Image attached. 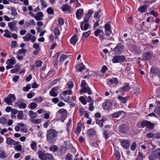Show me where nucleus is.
Listing matches in <instances>:
<instances>
[{
  "label": "nucleus",
  "instance_id": "nucleus-1",
  "mask_svg": "<svg viewBox=\"0 0 160 160\" xmlns=\"http://www.w3.org/2000/svg\"><path fill=\"white\" fill-rule=\"evenodd\" d=\"M58 132L53 129H51L47 131L46 134L47 140L52 142L54 140L55 138L57 137Z\"/></svg>",
  "mask_w": 160,
  "mask_h": 160
},
{
  "label": "nucleus",
  "instance_id": "nucleus-2",
  "mask_svg": "<svg viewBox=\"0 0 160 160\" xmlns=\"http://www.w3.org/2000/svg\"><path fill=\"white\" fill-rule=\"evenodd\" d=\"M16 100V98L14 94H9L6 98L4 99V101L8 105H11Z\"/></svg>",
  "mask_w": 160,
  "mask_h": 160
},
{
  "label": "nucleus",
  "instance_id": "nucleus-3",
  "mask_svg": "<svg viewBox=\"0 0 160 160\" xmlns=\"http://www.w3.org/2000/svg\"><path fill=\"white\" fill-rule=\"evenodd\" d=\"M141 124L142 128H144L146 127L147 128L151 129H153L155 125L154 123L146 120H143Z\"/></svg>",
  "mask_w": 160,
  "mask_h": 160
},
{
  "label": "nucleus",
  "instance_id": "nucleus-4",
  "mask_svg": "<svg viewBox=\"0 0 160 160\" xmlns=\"http://www.w3.org/2000/svg\"><path fill=\"white\" fill-rule=\"evenodd\" d=\"M125 60V57L124 56H116L113 57L112 61L113 63L123 62Z\"/></svg>",
  "mask_w": 160,
  "mask_h": 160
},
{
  "label": "nucleus",
  "instance_id": "nucleus-5",
  "mask_svg": "<svg viewBox=\"0 0 160 160\" xmlns=\"http://www.w3.org/2000/svg\"><path fill=\"white\" fill-rule=\"evenodd\" d=\"M124 46L121 43H118L114 48L113 51L115 54H120L122 52Z\"/></svg>",
  "mask_w": 160,
  "mask_h": 160
},
{
  "label": "nucleus",
  "instance_id": "nucleus-6",
  "mask_svg": "<svg viewBox=\"0 0 160 160\" xmlns=\"http://www.w3.org/2000/svg\"><path fill=\"white\" fill-rule=\"evenodd\" d=\"M17 21H14L13 22H10L8 23V27L12 31H17L18 29V27L16 26L17 24Z\"/></svg>",
  "mask_w": 160,
  "mask_h": 160
},
{
  "label": "nucleus",
  "instance_id": "nucleus-7",
  "mask_svg": "<svg viewBox=\"0 0 160 160\" xmlns=\"http://www.w3.org/2000/svg\"><path fill=\"white\" fill-rule=\"evenodd\" d=\"M22 100L20 99L17 101L15 103L16 107H18L20 109H24L26 108L27 105L26 104L22 102Z\"/></svg>",
  "mask_w": 160,
  "mask_h": 160
},
{
  "label": "nucleus",
  "instance_id": "nucleus-8",
  "mask_svg": "<svg viewBox=\"0 0 160 160\" xmlns=\"http://www.w3.org/2000/svg\"><path fill=\"white\" fill-rule=\"evenodd\" d=\"M104 28L106 36L108 37L110 36V34L112 33L110 25L108 23L105 24L104 25Z\"/></svg>",
  "mask_w": 160,
  "mask_h": 160
},
{
  "label": "nucleus",
  "instance_id": "nucleus-9",
  "mask_svg": "<svg viewBox=\"0 0 160 160\" xmlns=\"http://www.w3.org/2000/svg\"><path fill=\"white\" fill-rule=\"evenodd\" d=\"M94 34L96 37L99 36L100 39H103L104 36L103 31L99 29L94 32Z\"/></svg>",
  "mask_w": 160,
  "mask_h": 160
},
{
  "label": "nucleus",
  "instance_id": "nucleus-10",
  "mask_svg": "<svg viewBox=\"0 0 160 160\" xmlns=\"http://www.w3.org/2000/svg\"><path fill=\"white\" fill-rule=\"evenodd\" d=\"M58 113L60 114L61 119H65L67 118V111L66 110L63 108L61 109L58 111L57 114H58Z\"/></svg>",
  "mask_w": 160,
  "mask_h": 160
},
{
  "label": "nucleus",
  "instance_id": "nucleus-11",
  "mask_svg": "<svg viewBox=\"0 0 160 160\" xmlns=\"http://www.w3.org/2000/svg\"><path fill=\"white\" fill-rule=\"evenodd\" d=\"M6 143L7 144L9 145H15L18 144L19 142L18 141L14 140L10 137H8L6 138Z\"/></svg>",
  "mask_w": 160,
  "mask_h": 160
},
{
  "label": "nucleus",
  "instance_id": "nucleus-12",
  "mask_svg": "<svg viewBox=\"0 0 160 160\" xmlns=\"http://www.w3.org/2000/svg\"><path fill=\"white\" fill-rule=\"evenodd\" d=\"M62 10L64 12H67L69 13L71 12L72 8L68 4H66L63 5L61 7Z\"/></svg>",
  "mask_w": 160,
  "mask_h": 160
},
{
  "label": "nucleus",
  "instance_id": "nucleus-13",
  "mask_svg": "<svg viewBox=\"0 0 160 160\" xmlns=\"http://www.w3.org/2000/svg\"><path fill=\"white\" fill-rule=\"evenodd\" d=\"M119 131L122 133H126L128 130V128L125 124H122L119 127Z\"/></svg>",
  "mask_w": 160,
  "mask_h": 160
},
{
  "label": "nucleus",
  "instance_id": "nucleus-14",
  "mask_svg": "<svg viewBox=\"0 0 160 160\" xmlns=\"http://www.w3.org/2000/svg\"><path fill=\"white\" fill-rule=\"evenodd\" d=\"M152 57V54L150 52H147L142 55V60H149L151 59Z\"/></svg>",
  "mask_w": 160,
  "mask_h": 160
},
{
  "label": "nucleus",
  "instance_id": "nucleus-15",
  "mask_svg": "<svg viewBox=\"0 0 160 160\" xmlns=\"http://www.w3.org/2000/svg\"><path fill=\"white\" fill-rule=\"evenodd\" d=\"M87 92L89 95H91L92 94L91 90L90 89L89 87L88 86L82 88V89H81L80 91V92L81 93H86Z\"/></svg>",
  "mask_w": 160,
  "mask_h": 160
},
{
  "label": "nucleus",
  "instance_id": "nucleus-16",
  "mask_svg": "<svg viewBox=\"0 0 160 160\" xmlns=\"http://www.w3.org/2000/svg\"><path fill=\"white\" fill-rule=\"evenodd\" d=\"M121 144L124 149H128L130 146L129 142L125 140H122L121 142Z\"/></svg>",
  "mask_w": 160,
  "mask_h": 160
},
{
  "label": "nucleus",
  "instance_id": "nucleus-17",
  "mask_svg": "<svg viewBox=\"0 0 160 160\" xmlns=\"http://www.w3.org/2000/svg\"><path fill=\"white\" fill-rule=\"evenodd\" d=\"M44 15L41 12H38L34 17L35 19L38 21L42 20Z\"/></svg>",
  "mask_w": 160,
  "mask_h": 160
},
{
  "label": "nucleus",
  "instance_id": "nucleus-18",
  "mask_svg": "<svg viewBox=\"0 0 160 160\" xmlns=\"http://www.w3.org/2000/svg\"><path fill=\"white\" fill-rule=\"evenodd\" d=\"M108 82H107V84L111 86L113 83H114L116 84H117L118 83V80L116 78H113L112 79H108Z\"/></svg>",
  "mask_w": 160,
  "mask_h": 160
},
{
  "label": "nucleus",
  "instance_id": "nucleus-19",
  "mask_svg": "<svg viewBox=\"0 0 160 160\" xmlns=\"http://www.w3.org/2000/svg\"><path fill=\"white\" fill-rule=\"evenodd\" d=\"M83 9H79L77 10L76 13V17L78 19H80L83 13Z\"/></svg>",
  "mask_w": 160,
  "mask_h": 160
},
{
  "label": "nucleus",
  "instance_id": "nucleus-20",
  "mask_svg": "<svg viewBox=\"0 0 160 160\" xmlns=\"http://www.w3.org/2000/svg\"><path fill=\"white\" fill-rule=\"evenodd\" d=\"M151 72L158 76L160 73V70L158 68H152L151 69Z\"/></svg>",
  "mask_w": 160,
  "mask_h": 160
},
{
  "label": "nucleus",
  "instance_id": "nucleus-21",
  "mask_svg": "<svg viewBox=\"0 0 160 160\" xmlns=\"http://www.w3.org/2000/svg\"><path fill=\"white\" fill-rule=\"evenodd\" d=\"M131 87L129 85H127L123 86L122 88H120L119 89V90L120 92H128L130 89Z\"/></svg>",
  "mask_w": 160,
  "mask_h": 160
},
{
  "label": "nucleus",
  "instance_id": "nucleus-22",
  "mask_svg": "<svg viewBox=\"0 0 160 160\" xmlns=\"http://www.w3.org/2000/svg\"><path fill=\"white\" fill-rule=\"evenodd\" d=\"M23 38L24 40H35L36 39L34 36L29 33L27 34Z\"/></svg>",
  "mask_w": 160,
  "mask_h": 160
},
{
  "label": "nucleus",
  "instance_id": "nucleus-23",
  "mask_svg": "<svg viewBox=\"0 0 160 160\" xmlns=\"http://www.w3.org/2000/svg\"><path fill=\"white\" fill-rule=\"evenodd\" d=\"M84 23V22H82L80 23V27L82 30H86L88 29L89 26V24L86 23L84 25L83 28Z\"/></svg>",
  "mask_w": 160,
  "mask_h": 160
},
{
  "label": "nucleus",
  "instance_id": "nucleus-24",
  "mask_svg": "<svg viewBox=\"0 0 160 160\" xmlns=\"http://www.w3.org/2000/svg\"><path fill=\"white\" fill-rule=\"evenodd\" d=\"M45 155L46 153H44L42 151H39L38 152V157L41 160H45Z\"/></svg>",
  "mask_w": 160,
  "mask_h": 160
},
{
  "label": "nucleus",
  "instance_id": "nucleus-25",
  "mask_svg": "<svg viewBox=\"0 0 160 160\" xmlns=\"http://www.w3.org/2000/svg\"><path fill=\"white\" fill-rule=\"evenodd\" d=\"M95 131L92 128L88 130L87 132V135L90 137L93 136L95 134Z\"/></svg>",
  "mask_w": 160,
  "mask_h": 160
},
{
  "label": "nucleus",
  "instance_id": "nucleus-26",
  "mask_svg": "<svg viewBox=\"0 0 160 160\" xmlns=\"http://www.w3.org/2000/svg\"><path fill=\"white\" fill-rule=\"evenodd\" d=\"M148 158L149 160H155L158 158L157 156L153 151L149 155Z\"/></svg>",
  "mask_w": 160,
  "mask_h": 160
},
{
  "label": "nucleus",
  "instance_id": "nucleus-27",
  "mask_svg": "<svg viewBox=\"0 0 160 160\" xmlns=\"http://www.w3.org/2000/svg\"><path fill=\"white\" fill-rule=\"evenodd\" d=\"M34 117H31L30 118L31 121L33 123L35 124H39L41 122L42 120L41 119H37L35 120L33 118Z\"/></svg>",
  "mask_w": 160,
  "mask_h": 160
},
{
  "label": "nucleus",
  "instance_id": "nucleus-28",
  "mask_svg": "<svg viewBox=\"0 0 160 160\" xmlns=\"http://www.w3.org/2000/svg\"><path fill=\"white\" fill-rule=\"evenodd\" d=\"M15 63V60L14 57L11 59H8L6 62V64L8 65H14Z\"/></svg>",
  "mask_w": 160,
  "mask_h": 160
},
{
  "label": "nucleus",
  "instance_id": "nucleus-29",
  "mask_svg": "<svg viewBox=\"0 0 160 160\" xmlns=\"http://www.w3.org/2000/svg\"><path fill=\"white\" fill-rule=\"evenodd\" d=\"M86 69V67L84 65L82 64L78 65L77 67V71L79 72H82V70Z\"/></svg>",
  "mask_w": 160,
  "mask_h": 160
},
{
  "label": "nucleus",
  "instance_id": "nucleus-30",
  "mask_svg": "<svg viewBox=\"0 0 160 160\" xmlns=\"http://www.w3.org/2000/svg\"><path fill=\"white\" fill-rule=\"evenodd\" d=\"M147 8V6L146 5H143L138 8V10L141 13H143L146 11Z\"/></svg>",
  "mask_w": 160,
  "mask_h": 160
},
{
  "label": "nucleus",
  "instance_id": "nucleus-31",
  "mask_svg": "<svg viewBox=\"0 0 160 160\" xmlns=\"http://www.w3.org/2000/svg\"><path fill=\"white\" fill-rule=\"evenodd\" d=\"M123 112L122 111H121L117 112H115L111 115L112 117L113 118H117Z\"/></svg>",
  "mask_w": 160,
  "mask_h": 160
},
{
  "label": "nucleus",
  "instance_id": "nucleus-32",
  "mask_svg": "<svg viewBox=\"0 0 160 160\" xmlns=\"http://www.w3.org/2000/svg\"><path fill=\"white\" fill-rule=\"evenodd\" d=\"M45 158V160H53V156L49 153H46Z\"/></svg>",
  "mask_w": 160,
  "mask_h": 160
},
{
  "label": "nucleus",
  "instance_id": "nucleus-33",
  "mask_svg": "<svg viewBox=\"0 0 160 160\" xmlns=\"http://www.w3.org/2000/svg\"><path fill=\"white\" fill-rule=\"evenodd\" d=\"M11 14L13 16H16L17 15L18 13L17 12L16 9L14 7H11Z\"/></svg>",
  "mask_w": 160,
  "mask_h": 160
},
{
  "label": "nucleus",
  "instance_id": "nucleus-34",
  "mask_svg": "<svg viewBox=\"0 0 160 160\" xmlns=\"http://www.w3.org/2000/svg\"><path fill=\"white\" fill-rule=\"evenodd\" d=\"M37 106L38 105L35 102H32L28 105V107L31 109H33L36 108L37 107Z\"/></svg>",
  "mask_w": 160,
  "mask_h": 160
},
{
  "label": "nucleus",
  "instance_id": "nucleus-35",
  "mask_svg": "<svg viewBox=\"0 0 160 160\" xmlns=\"http://www.w3.org/2000/svg\"><path fill=\"white\" fill-rule=\"evenodd\" d=\"M65 101L67 102H71L74 101V99L72 97H70L69 96L66 97L65 98Z\"/></svg>",
  "mask_w": 160,
  "mask_h": 160
},
{
  "label": "nucleus",
  "instance_id": "nucleus-36",
  "mask_svg": "<svg viewBox=\"0 0 160 160\" xmlns=\"http://www.w3.org/2000/svg\"><path fill=\"white\" fill-rule=\"evenodd\" d=\"M153 152L156 155L157 158L160 159V148L156 149Z\"/></svg>",
  "mask_w": 160,
  "mask_h": 160
},
{
  "label": "nucleus",
  "instance_id": "nucleus-37",
  "mask_svg": "<svg viewBox=\"0 0 160 160\" xmlns=\"http://www.w3.org/2000/svg\"><path fill=\"white\" fill-rule=\"evenodd\" d=\"M7 122V119L5 118L2 117L0 118V123L2 125H5L6 124Z\"/></svg>",
  "mask_w": 160,
  "mask_h": 160
},
{
  "label": "nucleus",
  "instance_id": "nucleus-38",
  "mask_svg": "<svg viewBox=\"0 0 160 160\" xmlns=\"http://www.w3.org/2000/svg\"><path fill=\"white\" fill-rule=\"evenodd\" d=\"M118 99L121 101L123 103H125L127 102V98L126 97H123L121 95H119L118 97Z\"/></svg>",
  "mask_w": 160,
  "mask_h": 160
},
{
  "label": "nucleus",
  "instance_id": "nucleus-39",
  "mask_svg": "<svg viewBox=\"0 0 160 160\" xmlns=\"http://www.w3.org/2000/svg\"><path fill=\"white\" fill-rule=\"evenodd\" d=\"M91 31L89 30L88 32H84L82 35V37L83 39H85L88 37L91 34Z\"/></svg>",
  "mask_w": 160,
  "mask_h": 160
},
{
  "label": "nucleus",
  "instance_id": "nucleus-40",
  "mask_svg": "<svg viewBox=\"0 0 160 160\" xmlns=\"http://www.w3.org/2000/svg\"><path fill=\"white\" fill-rule=\"evenodd\" d=\"M101 12V11L100 10H98V11L96 12L94 15V17L99 19L100 18V13Z\"/></svg>",
  "mask_w": 160,
  "mask_h": 160
},
{
  "label": "nucleus",
  "instance_id": "nucleus-41",
  "mask_svg": "<svg viewBox=\"0 0 160 160\" xmlns=\"http://www.w3.org/2000/svg\"><path fill=\"white\" fill-rule=\"evenodd\" d=\"M23 117V112L22 111H20L18 112V114L17 117L19 119H22Z\"/></svg>",
  "mask_w": 160,
  "mask_h": 160
},
{
  "label": "nucleus",
  "instance_id": "nucleus-42",
  "mask_svg": "<svg viewBox=\"0 0 160 160\" xmlns=\"http://www.w3.org/2000/svg\"><path fill=\"white\" fill-rule=\"evenodd\" d=\"M47 12L49 14L51 15L54 13V10L52 8L50 7L47 8Z\"/></svg>",
  "mask_w": 160,
  "mask_h": 160
},
{
  "label": "nucleus",
  "instance_id": "nucleus-43",
  "mask_svg": "<svg viewBox=\"0 0 160 160\" xmlns=\"http://www.w3.org/2000/svg\"><path fill=\"white\" fill-rule=\"evenodd\" d=\"M50 95L52 97H55L57 96L58 93L55 92L53 89H52L49 92Z\"/></svg>",
  "mask_w": 160,
  "mask_h": 160
},
{
  "label": "nucleus",
  "instance_id": "nucleus-44",
  "mask_svg": "<svg viewBox=\"0 0 160 160\" xmlns=\"http://www.w3.org/2000/svg\"><path fill=\"white\" fill-rule=\"evenodd\" d=\"M104 120L103 119H102L101 120H96V123L99 125L100 127H102L103 126V122Z\"/></svg>",
  "mask_w": 160,
  "mask_h": 160
},
{
  "label": "nucleus",
  "instance_id": "nucleus-45",
  "mask_svg": "<svg viewBox=\"0 0 160 160\" xmlns=\"http://www.w3.org/2000/svg\"><path fill=\"white\" fill-rule=\"evenodd\" d=\"M72 94V91L71 90H68L63 92L62 94L63 95L66 96L68 94L71 95Z\"/></svg>",
  "mask_w": 160,
  "mask_h": 160
},
{
  "label": "nucleus",
  "instance_id": "nucleus-46",
  "mask_svg": "<svg viewBox=\"0 0 160 160\" xmlns=\"http://www.w3.org/2000/svg\"><path fill=\"white\" fill-rule=\"evenodd\" d=\"M143 159V154L142 152H139L137 158H136V160H142Z\"/></svg>",
  "mask_w": 160,
  "mask_h": 160
},
{
  "label": "nucleus",
  "instance_id": "nucleus-47",
  "mask_svg": "<svg viewBox=\"0 0 160 160\" xmlns=\"http://www.w3.org/2000/svg\"><path fill=\"white\" fill-rule=\"evenodd\" d=\"M80 101L84 105H85L87 103V102L85 100L84 97L83 96H81L79 98Z\"/></svg>",
  "mask_w": 160,
  "mask_h": 160
},
{
  "label": "nucleus",
  "instance_id": "nucleus-48",
  "mask_svg": "<svg viewBox=\"0 0 160 160\" xmlns=\"http://www.w3.org/2000/svg\"><path fill=\"white\" fill-rule=\"evenodd\" d=\"M31 88V85L29 84H28L26 86L23 88V90L25 92L28 91Z\"/></svg>",
  "mask_w": 160,
  "mask_h": 160
},
{
  "label": "nucleus",
  "instance_id": "nucleus-49",
  "mask_svg": "<svg viewBox=\"0 0 160 160\" xmlns=\"http://www.w3.org/2000/svg\"><path fill=\"white\" fill-rule=\"evenodd\" d=\"M90 17L89 16H88V15H86L84 18V21L83 22H84L85 23H88V21L89 20L90 18Z\"/></svg>",
  "mask_w": 160,
  "mask_h": 160
},
{
  "label": "nucleus",
  "instance_id": "nucleus-50",
  "mask_svg": "<svg viewBox=\"0 0 160 160\" xmlns=\"http://www.w3.org/2000/svg\"><path fill=\"white\" fill-rule=\"evenodd\" d=\"M27 52L26 49H22L19 50L17 52V54H21L24 53L26 52Z\"/></svg>",
  "mask_w": 160,
  "mask_h": 160
},
{
  "label": "nucleus",
  "instance_id": "nucleus-51",
  "mask_svg": "<svg viewBox=\"0 0 160 160\" xmlns=\"http://www.w3.org/2000/svg\"><path fill=\"white\" fill-rule=\"evenodd\" d=\"M14 148L15 150L20 151L22 150V146L21 145L19 144L16 146L14 147Z\"/></svg>",
  "mask_w": 160,
  "mask_h": 160
},
{
  "label": "nucleus",
  "instance_id": "nucleus-52",
  "mask_svg": "<svg viewBox=\"0 0 160 160\" xmlns=\"http://www.w3.org/2000/svg\"><path fill=\"white\" fill-rule=\"evenodd\" d=\"M41 4L43 8H46L47 6V4L44 0H40Z\"/></svg>",
  "mask_w": 160,
  "mask_h": 160
},
{
  "label": "nucleus",
  "instance_id": "nucleus-53",
  "mask_svg": "<svg viewBox=\"0 0 160 160\" xmlns=\"http://www.w3.org/2000/svg\"><path fill=\"white\" fill-rule=\"evenodd\" d=\"M58 24L61 25L62 26L64 23V21L62 18H59L58 19Z\"/></svg>",
  "mask_w": 160,
  "mask_h": 160
},
{
  "label": "nucleus",
  "instance_id": "nucleus-54",
  "mask_svg": "<svg viewBox=\"0 0 160 160\" xmlns=\"http://www.w3.org/2000/svg\"><path fill=\"white\" fill-rule=\"evenodd\" d=\"M32 148L33 150H35L36 149L37 146L36 143L34 141H33L31 145Z\"/></svg>",
  "mask_w": 160,
  "mask_h": 160
},
{
  "label": "nucleus",
  "instance_id": "nucleus-55",
  "mask_svg": "<svg viewBox=\"0 0 160 160\" xmlns=\"http://www.w3.org/2000/svg\"><path fill=\"white\" fill-rule=\"evenodd\" d=\"M94 101L90 103L89 104V109L90 111H92L94 109V107L93 106Z\"/></svg>",
  "mask_w": 160,
  "mask_h": 160
},
{
  "label": "nucleus",
  "instance_id": "nucleus-56",
  "mask_svg": "<svg viewBox=\"0 0 160 160\" xmlns=\"http://www.w3.org/2000/svg\"><path fill=\"white\" fill-rule=\"evenodd\" d=\"M108 70V68L106 66H103L101 68V71L102 73H104Z\"/></svg>",
  "mask_w": 160,
  "mask_h": 160
},
{
  "label": "nucleus",
  "instance_id": "nucleus-57",
  "mask_svg": "<svg viewBox=\"0 0 160 160\" xmlns=\"http://www.w3.org/2000/svg\"><path fill=\"white\" fill-rule=\"evenodd\" d=\"M42 100L43 99L42 97H39L38 98H36L34 99V101L37 102L38 103H40Z\"/></svg>",
  "mask_w": 160,
  "mask_h": 160
},
{
  "label": "nucleus",
  "instance_id": "nucleus-58",
  "mask_svg": "<svg viewBox=\"0 0 160 160\" xmlns=\"http://www.w3.org/2000/svg\"><path fill=\"white\" fill-rule=\"evenodd\" d=\"M67 57V55L64 54L62 55L59 60L60 62H62Z\"/></svg>",
  "mask_w": 160,
  "mask_h": 160
},
{
  "label": "nucleus",
  "instance_id": "nucleus-59",
  "mask_svg": "<svg viewBox=\"0 0 160 160\" xmlns=\"http://www.w3.org/2000/svg\"><path fill=\"white\" fill-rule=\"evenodd\" d=\"M7 157L6 155V153L3 151L0 153V158H4Z\"/></svg>",
  "mask_w": 160,
  "mask_h": 160
},
{
  "label": "nucleus",
  "instance_id": "nucleus-60",
  "mask_svg": "<svg viewBox=\"0 0 160 160\" xmlns=\"http://www.w3.org/2000/svg\"><path fill=\"white\" fill-rule=\"evenodd\" d=\"M153 138L158 139L160 138V134L159 132L154 133H153Z\"/></svg>",
  "mask_w": 160,
  "mask_h": 160
},
{
  "label": "nucleus",
  "instance_id": "nucleus-61",
  "mask_svg": "<svg viewBox=\"0 0 160 160\" xmlns=\"http://www.w3.org/2000/svg\"><path fill=\"white\" fill-rule=\"evenodd\" d=\"M67 85L68 86V88L69 89L72 88L73 87V84L72 82L70 81L69 82L68 84Z\"/></svg>",
  "mask_w": 160,
  "mask_h": 160
},
{
  "label": "nucleus",
  "instance_id": "nucleus-62",
  "mask_svg": "<svg viewBox=\"0 0 160 160\" xmlns=\"http://www.w3.org/2000/svg\"><path fill=\"white\" fill-rule=\"evenodd\" d=\"M54 32L56 35H59L60 33L59 30L57 28H55L54 30Z\"/></svg>",
  "mask_w": 160,
  "mask_h": 160
},
{
  "label": "nucleus",
  "instance_id": "nucleus-63",
  "mask_svg": "<svg viewBox=\"0 0 160 160\" xmlns=\"http://www.w3.org/2000/svg\"><path fill=\"white\" fill-rule=\"evenodd\" d=\"M42 62L41 61H38L35 62L36 66L37 67H40L41 66Z\"/></svg>",
  "mask_w": 160,
  "mask_h": 160
},
{
  "label": "nucleus",
  "instance_id": "nucleus-64",
  "mask_svg": "<svg viewBox=\"0 0 160 160\" xmlns=\"http://www.w3.org/2000/svg\"><path fill=\"white\" fill-rule=\"evenodd\" d=\"M65 159L66 160H72L71 155L70 154L67 155L65 157Z\"/></svg>",
  "mask_w": 160,
  "mask_h": 160
}]
</instances>
